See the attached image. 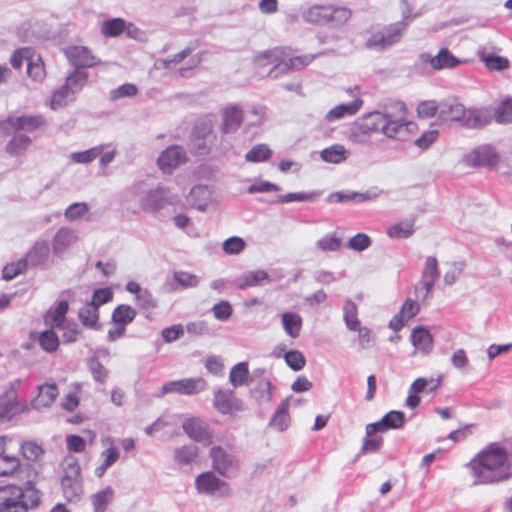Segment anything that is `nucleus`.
Listing matches in <instances>:
<instances>
[{
    "label": "nucleus",
    "instance_id": "1",
    "mask_svg": "<svg viewBox=\"0 0 512 512\" xmlns=\"http://www.w3.org/2000/svg\"><path fill=\"white\" fill-rule=\"evenodd\" d=\"M13 437L0 435V478H12L25 485L30 493L31 507H38L41 503L40 491L35 485L40 479V471L31 464H23L19 455L11 451Z\"/></svg>",
    "mask_w": 512,
    "mask_h": 512
},
{
    "label": "nucleus",
    "instance_id": "2",
    "mask_svg": "<svg viewBox=\"0 0 512 512\" xmlns=\"http://www.w3.org/2000/svg\"><path fill=\"white\" fill-rule=\"evenodd\" d=\"M46 121L42 115H9L0 121V129L6 134L13 136L5 144V153L18 158L23 156L32 144L31 134L43 129Z\"/></svg>",
    "mask_w": 512,
    "mask_h": 512
},
{
    "label": "nucleus",
    "instance_id": "3",
    "mask_svg": "<svg viewBox=\"0 0 512 512\" xmlns=\"http://www.w3.org/2000/svg\"><path fill=\"white\" fill-rule=\"evenodd\" d=\"M469 467L477 483H494L512 476L507 451L498 443L486 446L470 461Z\"/></svg>",
    "mask_w": 512,
    "mask_h": 512
},
{
    "label": "nucleus",
    "instance_id": "4",
    "mask_svg": "<svg viewBox=\"0 0 512 512\" xmlns=\"http://www.w3.org/2000/svg\"><path fill=\"white\" fill-rule=\"evenodd\" d=\"M490 122L486 109H469L455 97L440 101L439 124L458 123L468 128H481Z\"/></svg>",
    "mask_w": 512,
    "mask_h": 512
},
{
    "label": "nucleus",
    "instance_id": "5",
    "mask_svg": "<svg viewBox=\"0 0 512 512\" xmlns=\"http://www.w3.org/2000/svg\"><path fill=\"white\" fill-rule=\"evenodd\" d=\"M352 17V10L335 3L314 4L305 9L302 18L306 23L329 28H340Z\"/></svg>",
    "mask_w": 512,
    "mask_h": 512
},
{
    "label": "nucleus",
    "instance_id": "6",
    "mask_svg": "<svg viewBox=\"0 0 512 512\" xmlns=\"http://www.w3.org/2000/svg\"><path fill=\"white\" fill-rule=\"evenodd\" d=\"M316 54H298L290 47H276L265 52L257 58V65H271L286 71L301 70L309 66L316 58Z\"/></svg>",
    "mask_w": 512,
    "mask_h": 512
},
{
    "label": "nucleus",
    "instance_id": "7",
    "mask_svg": "<svg viewBox=\"0 0 512 512\" xmlns=\"http://www.w3.org/2000/svg\"><path fill=\"white\" fill-rule=\"evenodd\" d=\"M383 126L382 134L393 139H404L417 130V124L408 119V109L402 101L386 107Z\"/></svg>",
    "mask_w": 512,
    "mask_h": 512
},
{
    "label": "nucleus",
    "instance_id": "8",
    "mask_svg": "<svg viewBox=\"0 0 512 512\" xmlns=\"http://www.w3.org/2000/svg\"><path fill=\"white\" fill-rule=\"evenodd\" d=\"M59 480L62 492L68 501L78 499L83 493L82 469L79 459L67 454L59 464Z\"/></svg>",
    "mask_w": 512,
    "mask_h": 512
},
{
    "label": "nucleus",
    "instance_id": "9",
    "mask_svg": "<svg viewBox=\"0 0 512 512\" xmlns=\"http://www.w3.org/2000/svg\"><path fill=\"white\" fill-rule=\"evenodd\" d=\"M24 489L16 484L0 485V512H27L31 507L30 494L24 500Z\"/></svg>",
    "mask_w": 512,
    "mask_h": 512
},
{
    "label": "nucleus",
    "instance_id": "10",
    "mask_svg": "<svg viewBox=\"0 0 512 512\" xmlns=\"http://www.w3.org/2000/svg\"><path fill=\"white\" fill-rule=\"evenodd\" d=\"M21 380L11 381L3 393L0 394V423L11 420L14 416L26 409V404L20 401L18 391Z\"/></svg>",
    "mask_w": 512,
    "mask_h": 512
},
{
    "label": "nucleus",
    "instance_id": "11",
    "mask_svg": "<svg viewBox=\"0 0 512 512\" xmlns=\"http://www.w3.org/2000/svg\"><path fill=\"white\" fill-rule=\"evenodd\" d=\"M405 29L406 23L404 21L384 26L382 29L372 32L367 39V46L369 48L385 49L399 42Z\"/></svg>",
    "mask_w": 512,
    "mask_h": 512
},
{
    "label": "nucleus",
    "instance_id": "12",
    "mask_svg": "<svg viewBox=\"0 0 512 512\" xmlns=\"http://www.w3.org/2000/svg\"><path fill=\"white\" fill-rule=\"evenodd\" d=\"M438 277V261L435 257L429 256L425 260L421 279L415 287L418 300L424 301L429 296Z\"/></svg>",
    "mask_w": 512,
    "mask_h": 512
},
{
    "label": "nucleus",
    "instance_id": "13",
    "mask_svg": "<svg viewBox=\"0 0 512 512\" xmlns=\"http://www.w3.org/2000/svg\"><path fill=\"white\" fill-rule=\"evenodd\" d=\"M213 407L222 415L236 416L244 410L243 401L231 390L218 389L213 394Z\"/></svg>",
    "mask_w": 512,
    "mask_h": 512
},
{
    "label": "nucleus",
    "instance_id": "14",
    "mask_svg": "<svg viewBox=\"0 0 512 512\" xmlns=\"http://www.w3.org/2000/svg\"><path fill=\"white\" fill-rule=\"evenodd\" d=\"M183 431L195 442L209 446L213 442V431L209 425L199 417H190L182 423Z\"/></svg>",
    "mask_w": 512,
    "mask_h": 512
},
{
    "label": "nucleus",
    "instance_id": "15",
    "mask_svg": "<svg viewBox=\"0 0 512 512\" xmlns=\"http://www.w3.org/2000/svg\"><path fill=\"white\" fill-rule=\"evenodd\" d=\"M206 381L203 378H186L165 383L161 388V395L178 393L192 395L206 389Z\"/></svg>",
    "mask_w": 512,
    "mask_h": 512
},
{
    "label": "nucleus",
    "instance_id": "16",
    "mask_svg": "<svg viewBox=\"0 0 512 512\" xmlns=\"http://www.w3.org/2000/svg\"><path fill=\"white\" fill-rule=\"evenodd\" d=\"M64 54L68 61L79 69L91 68L100 63V59L86 46H69L64 50Z\"/></svg>",
    "mask_w": 512,
    "mask_h": 512
},
{
    "label": "nucleus",
    "instance_id": "17",
    "mask_svg": "<svg viewBox=\"0 0 512 512\" xmlns=\"http://www.w3.org/2000/svg\"><path fill=\"white\" fill-rule=\"evenodd\" d=\"M18 449L23 464H31L38 470L36 465L42 462L46 453L43 445L35 440L24 439L19 442Z\"/></svg>",
    "mask_w": 512,
    "mask_h": 512
},
{
    "label": "nucleus",
    "instance_id": "18",
    "mask_svg": "<svg viewBox=\"0 0 512 512\" xmlns=\"http://www.w3.org/2000/svg\"><path fill=\"white\" fill-rule=\"evenodd\" d=\"M186 152L181 146L173 145L164 150L158 157L159 169L164 173H171L174 169L185 163Z\"/></svg>",
    "mask_w": 512,
    "mask_h": 512
},
{
    "label": "nucleus",
    "instance_id": "19",
    "mask_svg": "<svg viewBox=\"0 0 512 512\" xmlns=\"http://www.w3.org/2000/svg\"><path fill=\"white\" fill-rule=\"evenodd\" d=\"M423 61L429 64L434 70L453 69L463 63V61L456 57L448 48H441L434 56H423Z\"/></svg>",
    "mask_w": 512,
    "mask_h": 512
},
{
    "label": "nucleus",
    "instance_id": "20",
    "mask_svg": "<svg viewBox=\"0 0 512 512\" xmlns=\"http://www.w3.org/2000/svg\"><path fill=\"white\" fill-rule=\"evenodd\" d=\"M59 395L56 383H44L37 387V394L32 399V406L35 409H45L51 407Z\"/></svg>",
    "mask_w": 512,
    "mask_h": 512
},
{
    "label": "nucleus",
    "instance_id": "21",
    "mask_svg": "<svg viewBox=\"0 0 512 512\" xmlns=\"http://www.w3.org/2000/svg\"><path fill=\"white\" fill-rule=\"evenodd\" d=\"M209 456L213 469L222 476H226L228 470L235 466V457L222 446H213L209 451Z\"/></svg>",
    "mask_w": 512,
    "mask_h": 512
},
{
    "label": "nucleus",
    "instance_id": "22",
    "mask_svg": "<svg viewBox=\"0 0 512 512\" xmlns=\"http://www.w3.org/2000/svg\"><path fill=\"white\" fill-rule=\"evenodd\" d=\"M216 119L214 115H208L197 122L193 128L191 134V141L194 146L199 150H203V153H207L208 149L206 146H202L201 141L205 140L209 135L212 134L213 126ZM202 154V152H200Z\"/></svg>",
    "mask_w": 512,
    "mask_h": 512
},
{
    "label": "nucleus",
    "instance_id": "23",
    "mask_svg": "<svg viewBox=\"0 0 512 512\" xmlns=\"http://www.w3.org/2000/svg\"><path fill=\"white\" fill-rule=\"evenodd\" d=\"M69 310V302L67 300L57 301L44 314L43 319L50 328H62L68 322L66 314Z\"/></svg>",
    "mask_w": 512,
    "mask_h": 512
},
{
    "label": "nucleus",
    "instance_id": "24",
    "mask_svg": "<svg viewBox=\"0 0 512 512\" xmlns=\"http://www.w3.org/2000/svg\"><path fill=\"white\" fill-rule=\"evenodd\" d=\"M195 486L198 492L205 494H214L222 487H225L228 491V484L211 471L203 472L198 475L195 480Z\"/></svg>",
    "mask_w": 512,
    "mask_h": 512
},
{
    "label": "nucleus",
    "instance_id": "25",
    "mask_svg": "<svg viewBox=\"0 0 512 512\" xmlns=\"http://www.w3.org/2000/svg\"><path fill=\"white\" fill-rule=\"evenodd\" d=\"M103 445L106 446V449L101 452L100 456L102 458V463L95 468V475L98 478L104 476L105 472L109 467L117 462L119 459V451L117 447L114 445V442L111 438H106L103 441Z\"/></svg>",
    "mask_w": 512,
    "mask_h": 512
},
{
    "label": "nucleus",
    "instance_id": "26",
    "mask_svg": "<svg viewBox=\"0 0 512 512\" xmlns=\"http://www.w3.org/2000/svg\"><path fill=\"white\" fill-rule=\"evenodd\" d=\"M54 328L44 330L42 332H31L29 337L31 340H37L42 350L47 353H53L58 350L60 340Z\"/></svg>",
    "mask_w": 512,
    "mask_h": 512
},
{
    "label": "nucleus",
    "instance_id": "27",
    "mask_svg": "<svg viewBox=\"0 0 512 512\" xmlns=\"http://www.w3.org/2000/svg\"><path fill=\"white\" fill-rule=\"evenodd\" d=\"M468 160L475 166H495L499 158L492 147L482 146L472 151Z\"/></svg>",
    "mask_w": 512,
    "mask_h": 512
},
{
    "label": "nucleus",
    "instance_id": "28",
    "mask_svg": "<svg viewBox=\"0 0 512 512\" xmlns=\"http://www.w3.org/2000/svg\"><path fill=\"white\" fill-rule=\"evenodd\" d=\"M363 104V100L355 98L348 104H340L332 108L325 116V119L329 122L341 119L345 116H352L356 114Z\"/></svg>",
    "mask_w": 512,
    "mask_h": 512
},
{
    "label": "nucleus",
    "instance_id": "29",
    "mask_svg": "<svg viewBox=\"0 0 512 512\" xmlns=\"http://www.w3.org/2000/svg\"><path fill=\"white\" fill-rule=\"evenodd\" d=\"M243 111L237 106L227 107L223 112L222 131L229 133L236 131L243 122Z\"/></svg>",
    "mask_w": 512,
    "mask_h": 512
},
{
    "label": "nucleus",
    "instance_id": "30",
    "mask_svg": "<svg viewBox=\"0 0 512 512\" xmlns=\"http://www.w3.org/2000/svg\"><path fill=\"white\" fill-rule=\"evenodd\" d=\"M77 237L72 229L67 227L60 228L52 241V249L55 254H60L67 250L75 241Z\"/></svg>",
    "mask_w": 512,
    "mask_h": 512
},
{
    "label": "nucleus",
    "instance_id": "31",
    "mask_svg": "<svg viewBox=\"0 0 512 512\" xmlns=\"http://www.w3.org/2000/svg\"><path fill=\"white\" fill-rule=\"evenodd\" d=\"M165 205L163 189H155L148 192L141 200V208L145 212H157Z\"/></svg>",
    "mask_w": 512,
    "mask_h": 512
},
{
    "label": "nucleus",
    "instance_id": "32",
    "mask_svg": "<svg viewBox=\"0 0 512 512\" xmlns=\"http://www.w3.org/2000/svg\"><path fill=\"white\" fill-rule=\"evenodd\" d=\"M281 321L283 329L289 337H299L303 326L302 317L299 314L294 312H285L281 316Z\"/></svg>",
    "mask_w": 512,
    "mask_h": 512
},
{
    "label": "nucleus",
    "instance_id": "33",
    "mask_svg": "<svg viewBox=\"0 0 512 512\" xmlns=\"http://www.w3.org/2000/svg\"><path fill=\"white\" fill-rule=\"evenodd\" d=\"M411 342L415 348L422 352H429L433 345L431 333L424 327H416L411 333Z\"/></svg>",
    "mask_w": 512,
    "mask_h": 512
},
{
    "label": "nucleus",
    "instance_id": "34",
    "mask_svg": "<svg viewBox=\"0 0 512 512\" xmlns=\"http://www.w3.org/2000/svg\"><path fill=\"white\" fill-rule=\"evenodd\" d=\"M384 112H373L365 116L360 123V130L364 134L377 133L383 130Z\"/></svg>",
    "mask_w": 512,
    "mask_h": 512
},
{
    "label": "nucleus",
    "instance_id": "35",
    "mask_svg": "<svg viewBox=\"0 0 512 512\" xmlns=\"http://www.w3.org/2000/svg\"><path fill=\"white\" fill-rule=\"evenodd\" d=\"M479 58L485 67L490 71H502L509 67V60L506 57L493 55L482 49L479 51Z\"/></svg>",
    "mask_w": 512,
    "mask_h": 512
},
{
    "label": "nucleus",
    "instance_id": "36",
    "mask_svg": "<svg viewBox=\"0 0 512 512\" xmlns=\"http://www.w3.org/2000/svg\"><path fill=\"white\" fill-rule=\"evenodd\" d=\"M415 219H405L387 229V235L394 239L408 238L414 233Z\"/></svg>",
    "mask_w": 512,
    "mask_h": 512
},
{
    "label": "nucleus",
    "instance_id": "37",
    "mask_svg": "<svg viewBox=\"0 0 512 512\" xmlns=\"http://www.w3.org/2000/svg\"><path fill=\"white\" fill-rule=\"evenodd\" d=\"M290 423L289 400L284 399L275 412L270 426L278 431H284Z\"/></svg>",
    "mask_w": 512,
    "mask_h": 512
},
{
    "label": "nucleus",
    "instance_id": "38",
    "mask_svg": "<svg viewBox=\"0 0 512 512\" xmlns=\"http://www.w3.org/2000/svg\"><path fill=\"white\" fill-rule=\"evenodd\" d=\"M136 310L127 304L118 305L112 313V321L117 325H128L136 317Z\"/></svg>",
    "mask_w": 512,
    "mask_h": 512
},
{
    "label": "nucleus",
    "instance_id": "39",
    "mask_svg": "<svg viewBox=\"0 0 512 512\" xmlns=\"http://www.w3.org/2000/svg\"><path fill=\"white\" fill-rule=\"evenodd\" d=\"M416 113L420 119H430L432 117H437V121L439 122L440 102L435 100L421 101L416 107Z\"/></svg>",
    "mask_w": 512,
    "mask_h": 512
},
{
    "label": "nucleus",
    "instance_id": "40",
    "mask_svg": "<svg viewBox=\"0 0 512 512\" xmlns=\"http://www.w3.org/2000/svg\"><path fill=\"white\" fill-rule=\"evenodd\" d=\"M126 22L122 18L105 20L101 26V33L105 37H118L126 29Z\"/></svg>",
    "mask_w": 512,
    "mask_h": 512
},
{
    "label": "nucleus",
    "instance_id": "41",
    "mask_svg": "<svg viewBox=\"0 0 512 512\" xmlns=\"http://www.w3.org/2000/svg\"><path fill=\"white\" fill-rule=\"evenodd\" d=\"M49 255V246L45 241L36 242L29 250L27 258L33 265L44 263Z\"/></svg>",
    "mask_w": 512,
    "mask_h": 512
},
{
    "label": "nucleus",
    "instance_id": "42",
    "mask_svg": "<svg viewBox=\"0 0 512 512\" xmlns=\"http://www.w3.org/2000/svg\"><path fill=\"white\" fill-rule=\"evenodd\" d=\"M249 378L248 364L240 362L232 367L229 374V382L234 387L243 386Z\"/></svg>",
    "mask_w": 512,
    "mask_h": 512
},
{
    "label": "nucleus",
    "instance_id": "43",
    "mask_svg": "<svg viewBox=\"0 0 512 512\" xmlns=\"http://www.w3.org/2000/svg\"><path fill=\"white\" fill-rule=\"evenodd\" d=\"M343 318L346 326L350 330H356L359 328L360 321L358 319V307L350 299L346 300L343 306Z\"/></svg>",
    "mask_w": 512,
    "mask_h": 512
},
{
    "label": "nucleus",
    "instance_id": "44",
    "mask_svg": "<svg viewBox=\"0 0 512 512\" xmlns=\"http://www.w3.org/2000/svg\"><path fill=\"white\" fill-rule=\"evenodd\" d=\"M27 73L28 75L36 81H41L46 76V70L44 62L40 55H37L35 52L30 58L27 64Z\"/></svg>",
    "mask_w": 512,
    "mask_h": 512
},
{
    "label": "nucleus",
    "instance_id": "45",
    "mask_svg": "<svg viewBox=\"0 0 512 512\" xmlns=\"http://www.w3.org/2000/svg\"><path fill=\"white\" fill-rule=\"evenodd\" d=\"M347 151L343 145L335 144L321 151L325 162L338 164L346 159Z\"/></svg>",
    "mask_w": 512,
    "mask_h": 512
},
{
    "label": "nucleus",
    "instance_id": "46",
    "mask_svg": "<svg viewBox=\"0 0 512 512\" xmlns=\"http://www.w3.org/2000/svg\"><path fill=\"white\" fill-rule=\"evenodd\" d=\"M88 72L83 69L76 68L66 79L65 85L72 91V93H76L85 86L88 80Z\"/></svg>",
    "mask_w": 512,
    "mask_h": 512
},
{
    "label": "nucleus",
    "instance_id": "47",
    "mask_svg": "<svg viewBox=\"0 0 512 512\" xmlns=\"http://www.w3.org/2000/svg\"><path fill=\"white\" fill-rule=\"evenodd\" d=\"M113 496L114 491L109 486L93 494L91 499L95 512H104L108 504L112 501Z\"/></svg>",
    "mask_w": 512,
    "mask_h": 512
},
{
    "label": "nucleus",
    "instance_id": "48",
    "mask_svg": "<svg viewBox=\"0 0 512 512\" xmlns=\"http://www.w3.org/2000/svg\"><path fill=\"white\" fill-rule=\"evenodd\" d=\"M494 117L498 123H512V96L507 97L496 107Z\"/></svg>",
    "mask_w": 512,
    "mask_h": 512
},
{
    "label": "nucleus",
    "instance_id": "49",
    "mask_svg": "<svg viewBox=\"0 0 512 512\" xmlns=\"http://www.w3.org/2000/svg\"><path fill=\"white\" fill-rule=\"evenodd\" d=\"M27 269V260L18 259L16 261L6 264L2 270L3 279L9 281L16 278L18 275L25 272Z\"/></svg>",
    "mask_w": 512,
    "mask_h": 512
},
{
    "label": "nucleus",
    "instance_id": "50",
    "mask_svg": "<svg viewBox=\"0 0 512 512\" xmlns=\"http://www.w3.org/2000/svg\"><path fill=\"white\" fill-rule=\"evenodd\" d=\"M208 190L204 186L194 187L189 194L188 201L199 210H203L207 205Z\"/></svg>",
    "mask_w": 512,
    "mask_h": 512
},
{
    "label": "nucleus",
    "instance_id": "51",
    "mask_svg": "<svg viewBox=\"0 0 512 512\" xmlns=\"http://www.w3.org/2000/svg\"><path fill=\"white\" fill-rule=\"evenodd\" d=\"M272 155V151L266 144H258L250 149L245 158L249 162H262L268 160Z\"/></svg>",
    "mask_w": 512,
    "mask_h": 512
},
{
    "label": "nucleus",
    "instance_id": "52",
    "mask_svg": "<svg viewBox=\"0 0 512 512\" xmlns=\"http://www.w3.org/2000/svg\"><path fill=\"white\" fill-rule=\"evenodd\" d=\"M198 456V448L194 445H184L175 451V460L180 464H189Z\"/></svg>",
    "mask_w": 512,
    "mask_h": 512
},
{
    "label": "nucleus",
    "instance_id": "53",
    "mask_svg": "<svg viewBox=\"0 0 512 512\" xmlns=\"http://www.w3.org/2000/svg\"><path fill=\"white\" fill-rule=\"evenodd\" d=\"M285 363L294 371H300L305 367L306 359L299 350H290L284 355Z\"/></svg>",
    "mask_w": 512,
    "mask_h": 512
},
{
    "label": "nucleus",
    "instance_id": "54",
    "mask_svg": "<svg viewBox=\"0 0 512 512\" xmlns=\"http://www.w3.org/2000/svg\"><path fill=\"white\" fill-rule=\"evenodd\" d=\"M342 245V241L335 234H327L319 239L316 243V247L324 252L337 251Z\"/></svg>",
    "mask_w": 512,
    "mask_h": 512
},
{
    "label": "nucleus",
    "instance_id": "55",
    "mask_svg": "<svg viewBox=\"0 0 512 512\" xmlns=\"http://www.w3.org/2000/svg\"><path fill=\"white\" fill-rule=\"evenodd\" d=\"M439 381L438 380H434V379H426V378H417L410 386V391L416 393V394H420V393H423L425 391H434L438 388L439 386Z\"/></svg>",
    "mask_w": 512,
    "mask_h": 512
},
{
    "label": "nucleus",
    "instance_id": "56",
    "mask_svg": "<svg viewBox=\"0 0 512 512\" xmlns=\"http://www.w3.org/2000/svg\"><path fill=\"white\" fill-rule=\"evenodd\" d=\"M72 91L66 86L65 84L59 88L57 91H55L51 98V107L53 109H57L59 107H62L68 103L70 99H72Z\"/></svg>",
    "mask_w": 512,
    "mask_h": 512
},
{
    "label": "nucleus",
    "instance_id": "57",
    "mask_svg": "<svg viewBox=\"0 0 512 512\" xmlns=\"http://www.w3.org/2000/svg\"><path fill=\"white\" fill-rule=\"evenodd\" d=\"M382 418L388 429H400L405 424V414L402 411L391 410Z\"/></svg>",
    "mask_w": 512,
    "mask_h": 512
},
{
    "label": "nucleus",
    "instance_id": "58",
    "mask_svg": "<svg viewBox=\"0 0 512 512\" xmlns=\"http://www.w3.org/2000/svg\"><path fill=\"white\" fill-rule=\"evenodd\" d=\"M371 243V238L367 234L358 233L349 239L347 247L351 250L362 252L366 250Z\"/></svg>",
    "mask_w": 512,
    "mask_h": 512
},
{
    "label": "nucleus",
    "instance_id": "59",
    "mask_svg": "<svg viewBox=\"0 0 512 512\" xmlns=\"http://www.w3.org/2000/svg\"><path fill=\"white\" fill-rule=\"evenodd\" d=\"M223 251L228 255L240 254L245 248V241L241 237L233 236L223 242Z\"/></svg>",
    "mask_w": 512,
    "mask_h": 512
},
{
    "label": "nucleus",
    "instance_id": "60",
    "mask_svg": "<svg viewBox=\"0 0 512 512\" xmlns=\"http://www.w3.org/2000/svg\"><path fill=\"white\" fill-rule=\"evenodd\" d=\"M79 317L83 324L95 325L99 319L98 308L89 303L80 310Z\"/></svg>",
    "mask_w": 512,
    "mask_h": 512
},
{
    "label": "nucleus",
    "instance_id": "61",
    "mask_svg": "<svg viewBox=\"0 0 512 512\" xmlns=\"http://www.w3.org/2000/svg\"><path fill=\"white\" fill-rule=\"evenodd\" d=\"M33 53H34V50L29 47H23V48L17 49L11 56V59H10L11 65L15 69H19L25 60L27 61V63L29 62Z\"/></svg>",
    "mask_w": 512,
    "mask_h": 512
},
{
    "label": "nucleus",
    "instance_id": "62",
    "mask_svg": "<svg viewBox=\"0 0 512 512\" xmlns=\"http://www.w3.org/2000/svg\"><path fill=\"white\" fill-rule=\"evenodd\" d=\"M138 93V88L132 83H125L110 93L112 100H118L124 97H133Z\"/></svg>",
    "mask_w": 512,
    "mask_h": 512
},
{
    "label": "nucleus",
    "instance_id": "63",
    "mask_svg": "<svg viewBox=\"0 0 512 512\" xmlns=\"http://www.w3.org/2000/svg\"><path fill=\"white\" fill-rule=\"evenodd\" d=\"M66 448L69 454L82 453L86 449V443L82 437L71 434L66 437Z\"/></svg>",
    "mask_w": 512,
    "mask_h": 512
},
{
    "label": "nucleus",
    "instance_id": "64",
    "mask_svg": "<svg viewBox=\"0 0 512 512\" xmlns=\"http://www.w3.org/2000/svg\"><path fill=\"white\" fill-rule=\"evenodd\" d=\"M113 299V292L110 288H100L94 291L91 303L96 308L110 302Z\"/></svg>",
    "mask_w": 512,
    "mask_h": 512
}]
</instances>
